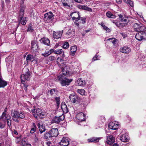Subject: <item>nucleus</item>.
Returning <instances> with one entry per match:
<instances>
[{
	"label": "nucleus",
	"mask_w": 146,
	"mask_h": 146,
	"mask_svg": "<svg viewBox=\"0 0 146 146\" xmlns=\"http://www.w3.org/2000/svg\"><path fill=\"white\" fill-rule=\"evenodd\" d=\"M12 119L15 122H19L18 118L23 119L25 117V113L24 111H14L11 112Z\"/></svg>",
	"instance_id": "obj_1"
},
{
	"label": "nucleus",
	"mask_w": 146,
	"mask_h": 146,
	"mask_svg": "<svg viewBox=\"0 0 146 146\" xmlns=\"http://www.w3.org/2000/svg\"><path fill=\"white\" fill-rule=\"evenodd\" d=\"M56 79L57 81L60 82V83L62 86L68 85L72 80V79H69L61 75L56 77Z\"/></svg>",
	"instance_id": "obj_2"
},
{
	"label": "nucleus",
	"mask_w": 146,
	"mask_h": 146,
	"mask_svg": "<svg viewBox=\"0 0 146 146\" xmlns=\"http://www.w3.org/2000/svg\"><path fill=\"white\" fill-rule=\"evenodd\" d=\"M31 112L34 117L36 119H38V116L40 118H43L45 115V113L42 111L40 108H37L36 109H33L31 110Z\"/></svg>",
	"instance_id": "obj_3"
},
{
	"label": "nucleus",
	"mask_w": 146,
	"mask_h": 146,
	"mask_svg": "<svg viewBox=\"0 0 146 146\" xmlns=\"http://www.w3.org/2000/svg\"><path fill=\"white\" fill-rule=\"evenodd\" d=\"M53 16L52 13L51 12L46 13L44 15V20L46 22H50L53 19Z\"/></svg>",
	"instance_id": "obj_4"
},
{
	"label": "nucleus",
	"mask_w": 146,
	"mask_h": 146,
	"mask_svg": "<svg viewBox=\"0 0 146 146\" xmlns=\"http://www.w3.org/2000/svg\"><path fill=\"white\" fill-rule=\"evenodd\" d=\"M70 101L73 103H77L80 101V98L78 95L75 93L71 94L69 96Z\"/></svg>",
	"instance_id": "obj_5"
},
{
	"label": "nucleus",
	"mask_w": 146,
	"mask_h": 146,
	"mask_svg": "<svg viewBox=\"0 0 146 146\" xmlns=\"http://www.w3.org/2000/svg\"><path fill=\"white\" fill-rule=\"evenodd\" d=\"M27 72L25 74H23L21 75V82H24L25 80H29V77L30 75L29 70L28 69H26Z\"/></svg>",
	"instance_id": "obj_6"
},
{
	"label": "nucleus",
	"mask_w": 146,
	"mask_h": 146,
	"mask_svg": "<svg viewBox=\"0 0 146 146\" xmlns=\"http://www.w3.org/2000/svg\"><path fill=\"white\" fill-rule=\"evenodd\" d=\"M64 119V116H60L59 117H55L52 120L51 122L52 123H58L61 121L63 120Z\"/></svg>",
	"instance_id": "obj_7"
},
{
	"label": "nucleus",
	"mask_w": 146,
	"mask_h": 146,
	"mask_svg": "<svg viewBox=\"0 0 146 146\" xmlns=\"http://www.w3.org/2000/svg\"><path fill=\"white\" fill-rule=\"evenodd\" d=\"M63 32V30L57 32L54 31L53 32V36L54 39H57L60 38Z\"/></svg>",
	"instance_id": "obj_8"
},
{
	"label": "nucleus",
	"mask_w": 146,
	"mask_h": 146,
	"mask_svg": "<svg viewBox=\"0 0 146 146\" xmlns=\"http://www.w3.org/2000/svg\"><path fill=\"white\" fill-rule=\"evenodd\" d=\"M69 142L68 138L63 137L60 142V145L62 146H68L70 144Z\"/></svg>",
	"instance_id": "obj_9"
},
{
	"label": "nucleus",
	"mask_w": 146,
	"mask_h": 146,
	"mask_svg": "<svg viewBox=\"0 0 146 146\" xmlns=\"http://www.w3.org/2000/svg\"><path fill=\"white\" fill-rule=\"evenodd\" d=\"M85 115L84 113L82 112H80L77 114L76 116V118L79 121L82 122L85 120Z\"/></svg>",
	"instance_id": "obj_10"
},
{
	"label": "nucleus",
	"mask_w": 146,
	"mask_h": 146,
	"mask_svg": "<svg viewBox=\"0 0 146 146\" xmlns=\"http://www.w3.org/2000/svg\"><path fill=\"white\" fill-rule=\"evenodd\" d=\"M118 124L116 123V122H111L109 123L108 127L111 129L116 130L118 128Z\"/></svg>",
	"instance_id": "obj_11"
},
{
	"label": "nucleus",
	"mask_w": 146,
	"mask_h": 146,
	"mask_svg": "<svg viewBox=\"0 0 146 146\" xmlns=\"http://www.w3.org/2000/svg\"><path fill=\"white\" fill-rule=\"evenodd\" d=\"M115 141L114 138L111 135L106 136V143L109 145H111Z\"/></svg>",
	"instance_id": "obj_12"
},
{
	"label": "nucleus",
	"mask_w": 146,
	"mask_h": 146,
	"mask_svg": "<svg viewBox=\"0 0 146 146\" xmlns=\"http://www.w3.org/2000/svg\"><path fill=\"white\" fill-rule=\"evenodd\" d=\"M120 50L122 53L126 54H129L131 52L130 48L129 47L126 46L121 48Z\"/></svg>",
	"instance_id": "obj_13"
},
{
	"label": "nucleus",
	"mask_w": 146,
	"mask_h": 146,
	"mask_svg": "<svg viewBox=\"0 0 146 146\" xmlns=\"http://www.w3.org/2000/svg\"><path fill=\"white\" fill-rule=\"evenodd\" d=\"M40 42L46 45L49 46L50 44V40L48 38L46 37H43L40 40Z\"/></svg>",
	"instance_id": "obj_14"
},
{
	"label": "nucleus",
	"mask_w": 146,
	"mask_h": 146,
	"mask_svg": "<svg viewBox=\"0 0 146 146\" xmlns=\"http://www.w3.org/2000/svg\"><path fill=\"white\" fill-rule=\"evenodd\" d=\"M49 131L52 137H56L58 135V130L56 128H52Z\"/></svg>",
	"instance_id": "obj_15"
},
{
	"label": "nucleus",
	"mask_w": 146,
	"mask_h": 146,
	"mask_svg": "<svg viewBox=\"0 0 146 146\" xmlns=\"http://www.w3.org/2000/svg\"><path fill=\"white\" fill-rule=\"evenodd\" d=\"M76 83L79 86H84L86 84V82L85 80L80 78L77 80Z\"/></svg>",
	"instance_id": "obj_16"
},
{
	"label": "nucleus",
	"mask_w": 146,
	"mask_h": 146,
	"mask_svg": "<svg viewBox=\"0 0 146 146\" xmlns=\"http://www.w3.org/2000/svg\"><path fill=\"white\" fill-rule=\"evenodd\" d=\"M31 49L35 51L38 48L37 42L35 40H33L31 42Z\"/></svg>",
	"instance_id": "obj_17"
},
{
	"label": "nucleus",
	"mask_w": 146,
	"mask_h": 146,
	"mask_svg": "<svg viewBox=\"0 0 146 146\" xmlns=\"http://www.w3.org/2000/svg\"><path fill=\"white\" fill-rule=\"evenodd\" d=\"M75 30L72 29H69L66 33V35L68 37H70L74 36L75 35Z\"/></svg>",
	"instance_id": "obj_18"
},
{
	"label": "nucleus",
	"mask_w": 146,
	"mask_h": 146,
	"mask_svg": "<svg viewBox=\"0 0 146 146\" xmlns=\"http://www.w3.org/2000/svg\"><path fill=\"white\" fill-rule=\"evenodd\" d=\"M120 139L123 142H127L129 141V138L128 136L125 134L121 135Z\"/></svg>",
	"instance_id": "obj_19"
},
{
	"label": "nucleus",
	"mask_w": 146,
	"mask_h": 146,
	"mask_svg": "<svg viewBox=\"0 0 146 146\" xmlns=\"http://www.w3.org/2000/svg\"><path fill=\"white\" fill-rule=\"evenodd\" d=\"M102 137H92L88 139V142L90 143H96L98 142L99 140L101 139Z\"/></svg>",
	"instance_id": "obj_20"
},
{
	"label": "nucleus",
	"mask_w": 146,
	"mask_h": 146,
	"mask_svg": "<svg viewBox=\"0 0 146 146\" xmlns=\"http://www.w3.org/2000/svg\"><path fill=\"white\" fill-rule=\"evenodd\" d=\"M11 117L10 115L9 114H6V111H4L2 114L0 116V117H1V119L3 122L6 123V121L7 120V117Z\"/></svg>",
	"instance_id": "obj_21"
},
{
	"label": "nucleus",
	"mask_w": 146,
	"mask_h": 146,
	"mask_svg": "<svg viewBox=\"0 0 146 146\" xmlns=\"http://www.w3.org/2000/svg\"><path fill=\"white\" fill-rule=\"evenodd\" d=\"M62 74L67 76L69 75V68L68 66H66L63 68L62 69Z\"/></svg>",
	"instance_id": "obj_22"
},
{
	"label": "nucleus",
	"mask_w": 146,
	"mask_h": 146,
	"mask_svg": "<svg viewBox=\"0 0 146 146\" xmlns=\"http://www.w3.org/2000/svg\"><path fill=\"white\" fill-rule=\"evenodd\" d=\"M37 125L39 129L40 133L45 131V129L42 124H41L40 123H38L37 124Z\"/></svg>",
	"instance_id": "obj_23"
},
{
	"label": "nucleus",
	"mask_w": 146,
	"mask_h": 146,
	"mask_svg": "<svg viewBox=\"0 0 146 146\" xmlns=\"http://www.w3.org/2000/svg\"><path fill=\"white\" fill-rule=\"evenodd\" d=\"M61 108L64 113H66L68 111V110L67 106L64 103L62 104Z\"/></svg>",
	"instance_id": "obj_24"
},
{
	"label": "nucleus",
	"mask_w": 146,
	"mask_h": 146,
	"mask_svg": "<svg viewBox=\"0 0 146 146\" xmlns=\"http://www.w3.org/2000/svg\"><path fill=\"white\" fill-rule=\"evenodd\" d=\"M142 32H138L136 35L135 37L139 41L143 40V36L142 35Z\"/></svg>",
	"instance_id": "obj_25"
},
{
	"label": "nucleus",
	"mask_w": 146,
	"mask_h": 146,
	"mask_svg": "<svg viewBox=\"0 0 146 146\" xmlns=\"http://www.w3.org/2000/svg\"><path fill=\"white\" fill-rule=\"evenodd\" d=\"M54 53L58 54H61V56L63 57L64 56V52L62 49H57L54 51Z\"/></svg>",
	"instance_id": "obj_26"
},
{
	"label": "nucleus",
	"mask_w": 146,
	"mask_h": 146,
	"mask_svg": "<svg viewBox=\"0 0 146 146\" xmlns=\"http://www.w3.org/2000/svg\"><path fill=\"white\" fill-rule=\"evenodd\" d=\"M74 14H76V17L74 16H72L73 14H71L70 16L72 18V20H75V22L78 21L80 20V16L79 13H75Z\"/></svg>",
	"instance_id": "obj_27"
},
{
	"label": "nucleus",
	"mask_w": 146,
	"mask_h": 146,
	"mask_svg": "<svg viewBox=\"0 0 146 146\" xmlns=\"http://www.w3.org/2000/svg\"><path fill=\"white\" fill-rule=\"evenodd\" d=\"M7 82L0 78V88H4L7 85Z\"/></svg>",
	"instance_id": "obj_28"
},
{
	"label": "nucleus",
	"mask_w": 146,
	"mask_h": 146,
	"mask_svg": "<svg viewBox=\"0 0 146 146\" xmlns=\"http://www.w3.org/2000/svg\"><path fill=\"white\" fill-rule=\"evenodd\" d=\"M26 18V17H21L20 19L19 20V23H21L23 25H25L27 22Z\"/></svg>",
	"instance_id": "obj_29"
},
{
	"label": "nucleus",
	"mask_w": 146,
	"mask_h": 146,
	"mask_svg": "<svg viewBox=\"0 0 146 146\" xmlns=\"http://www.w3.org/2000/svg\"><path fill=\"white\" fill-rule=\"evenodd\" d=\"M57 91L56 89H52L48 91V93L51 96H54L57 93Z\"/></svg>",
	"instance_id": "obj_30"
},
{
	"label": "nucleus",
	"mask_w": 146,
	"mask_h": 146,
	"mask_svg": "<svg viewBox=\"0 0 146 146\" xmlns=\"http://www.w3.org/2000/svg\"><path fill=\"white\" fill-rule=\"evenodd\" d=\"M119 16L121 22L126 23H128V20L127 19L123 17V16L121 15L120 14L119 15Z\"/></svg>",
	"instance_id": "obj_31"
},
{
	"label": "nucleus",
	"mask_w": 146,
	"mask_h": 146,
	"mask_svg": "<svg viewBox=\"0 0 146 146\" xmlns=\"http://www.w3.org/2000/svg\"><path fill=\"white\" fill-rule=\"evenodd\" d=\"M77 48L76 46H73L71 48L70 51L71 56H74L77 50Z\"/></svg>",
	"instance_id": "obj_32"
},
{
	"label": "nucleus",
	"mask_w": 146,
	"mask_h": 146,
	"mask_svg": "<svg viewBox=\"0 0 146 146\" xmlns=\"http://www.w3.org/2000/svg\"><path fill=\"white\" fill-rule=\"evenodd\" d=\"M142 24L139 22L136 23L133 25V27L135 31H137L139 30V27L141 26Z\"/></svg>",
	"instance_id": "obj_33"
},
{
	"label": "nucleus",
	"mask_w": 146,
	"mask_h": 146,
	"mask_svg": "<svg viewBox=\"0 0 146 146\" xmlns=\"http://www.w3.org/2000/svg\"><path fill=\"white\" fill-rule=\"evenodd\" d=\"M74 6V1L73 0H70L68 3V5L66 6L68 7L70 9H73Z\"/></svg>",
	"instance_id": "obj_34"
},
{
	"label": "nucleus",
	"mask_w": 146,
	"mask_h": 146,
	"mask_svg": "<svg viewBox=\"0 0 146 146\" xmlns=\"http://www.w3.org/2000/svg\"><path fill=\"white\" fill-rule=\"evenodd\" d=\"M35 60L34 56L31 54H28L26 57V60L28 62L29 61L33 62Z\"/></svg>",
	"instance_id": "obj_35"
},
{
	"label": "nucleus",
	"mask_w": 146,
	"mask_h": 146,
	"mask_svg": "<svg viewBox=\"0 0 146 146\" xmlns=\"http://www.w3.org/2000/svg\"><path fill=\"white\" fill-rule=\"evenodd\" d=\"M127 23H120L119 22H117L116 23V25L118 27H125L127 25Z\"/></svg>",
	"instance_id": "obj_36"
},
{
	"label": "nucleus",
	"mask_w": 146,
	"mask_h": 146,
	"mask_svg": "<svg viewBox=\"0 0 146 146\" xmlns=\"http://www.w3.org/2000/svg\"><path fill=\"white\" fill-rule=\"evenodd\" d=\"M106 16L110 18L114 19L116 17L113 14H112L110 12L108 11L106 13Z\"/></svg>",
	"instance_id": "obj_37"
},
{
	"label": "nucleus",
	"mask_w": 146,
	"mask_h": 146,
	"mask_svg": "<svg viewBox=\"0 0 146 146\" xmlns=\"http://www.w3.org/2000/svg\"><path fill=\"white\" fill-rule=\"evenodd\" d=\"M146 31V27L143 26V25L142 24L141 26L137 31L138 32H145Z\"/></svg>",
	"instance_id": "obj_38"
},
{
	"label": "nucleus",
	"mask_w": 146,
	"mask_h": 146,
	"mask_svg": "<svg viewBox=\"0 0 146 146\" xmlns=\"http://www.w3.org/2000/svg\"><path fill=\"white\" fill-rule=\"evenodd\" d=\"M125 3L129 5L131 7L133 6V2L130 0H123Z\"/></svg>",
	"instance_id": "obj_39"
},
{
	"label": "nucleus",
	"mask_w": 146,
	"mask_h": 146,
	"mask_svg": "<svg viewBox=\"0 0 146 146\" xmlns=\"http://www.w3.org/2000/svg\"><path fill=\"white\" fill-rule=\"evenodd\" d=\"M7 120L6 121L7 123V125L9 127H10L11 125V117L8 116V117H7Z\"/></svg>",
	"instance_id": "obj_40"
},
{
	"label": "nucleus",
	"mask_w": 146,
	"mask_h": 146,
	"mask_svg": "<svg viewBox=\"0 0 146 146\" xmlns=\"http://www.w3.org/2000/svg\"><path fill=\"white\" fill-rule=\"evenodd\" d=\"M12 58H11L9 56L6 58L5 59V61L7 63H9V64H10L13 62Z\"/></svg>",
	"instance_id": "obj_41"
},
{
	"label": "nucleus",
	"mask_w": 146,
	"mask_h": 146,
	"mask_svg": "<svg viewBox=\"0 0 146 146\" xmlns=\"http://www.w3.org/2000/svg\"><path fill=\"white\" fill-rule=\"evenodd\" d=\"M1 117H0V128L3 129V128L5 125V123L3 122V121L1 119Z\"/></svg>",
	"instance_id": "obj_42"
},
{
	"label": "nucleus",
	"mask_w": 146,
	"mask_h": 146,
	"mask_svg": "<svg viewBox=\"0 0 146 146\" xmlns=\"http://www.w3.org/2000/svg\"><path fill=\"white\" fill-rule=\"evenodd\" d=\"M101 25L103 27V29L106 30L107 32H109L110 31V29L108 27L106 26L104 23H101Z\"/></svg>",
	"instance_id": "obj_43"
},
{
	"label": "nucleus",
	"mask_w": 146,
	"mask_h": 146,
	"mask_svg": "<svg viewBox=\"0 0 146 146\" xmlns=\"http://www.w3.org/2000/svg\"><path fill=\"white\" fill-rule=\"evenodd\" d=\"M25 9V7L24 6L21 7L20 10V16H23L24 14V11Z\"/></svg>",
	"instance_id": "obj_44"
},
{
	"label": "nucleus",
	"mask_w": 146,
	"mask_h": 146,
	"mask_svg": "<svg viewBox=\"0 0 146 146\" xmlns=\"http://www.w3.org/2000/svg\"><path fill=\"white\" fill-rule=\"evenodd\" d=\"M44 137L45 139H47L52 137V136L49 131L48 132L46 133L45 134H44Z\"/></svg>",
	"instance_id": "obj_45"
},
{
	"label": "nucleus",
	"mask_w": 146,
	"mask_h": 146,
	"mask_svg": "<svg viewBox=\"0 0 146 146\" xmlns=\"http://www.w3.org/2000/svg\"><path fill=\"white\" fill-rule=\"evenodd\" d=\"M83 10H87L90 12H92V9L91 8L85 5H83Z\"/></svg>",
	"instance_id": "obj_46"
},
{
	"label": "nucleus",
	"mask_w": 146,
	"mask_h": 146,
	"mask_svg": "<svg viewBox=\"0 0 146 146\" xmlns=\"http://www.w3.org/2000/svg\"><path fill=\"white\" fill-rule=\"evenodd\" d=\"M77 92L82 95L84 94L85 92V90L83 89H78L77 90Z\"/></svg>",
	"instance_id": "obj_47"
},
{
	"label": "nucleus",
	"mask_w": 146,
	"mask_h": 146,
	"mask_svg": "<svg viewBox=\"0 0 146 146\" xmlns=\"http://www.w3.org/2000/svg\"><path fill=\"white\" fill-rule=\"evenodd\" d=\"M70 0H61L63 5L64 7H66L68 5V3L69 1Z\"/></svg>",
	"instance_id": "obj_48"
},
{
	"label": "nucleus",
	"mask_w": 146,
	"mask_h": 146,
	"mask_svg": "<svg viewBox=\"0 0 146 146\" xmlns=\"http://www.w3.org/2000/svg\"><path fill=\"white\" fill-rule=\"evenodd\" d=\"M107 41H110L112 43L114 44H115V43L116 41V39L114 38H110L107 39Z\"/></svg>",
	"instance_id": "obj_49"
},
{
	"label": "nucleus",
	"mask_w": 146,
	"mask_h": 146,
	"mask_svg": "<svg viewBox=\"0 0 146 146\" xmlns=\"http://www.w3.org/2000/svg\"><path fill=\"white\" fill-rule=\"evenodd\" d=\"M69 47V44L68 42H65L62 45V47L64 49L68 48Z\"/></svg>",
	"instance_id": "obj_50"
},
{
	"label": "nucleus",
	"mask_w": 146,
	"mask_h": 146,
	"mask_svg": "<svg viewBox=\"0 0 146 146\" xmlns=\"http://www.w3.org/2000/svg\"><path fill=\"white\" fill-rule=\"evenodd\" d=\"M80 23H82L83 24L85 23L86 21L85 17H80Z\"/></svg>",
	"instance_id": "obj_51"
},
{
	"label": "nucleus",
	"mask_w": 146,
	"mask_h": 146,
	"mask_svg": "<svg viewBox=\"0 0 146 146\" xmlns=\"http://www.w3.org/2000/svg\"><path fill=\"white\" fill-rule=\"evenodd\" d=\"M55 101L56 102V104L57 106H58L60 104V97H56L55 98Z\"/></svg>",
	"instance_id": "obj_52"
},
{
	"label": "nucleus",
	"mask_w": 146,
	"mask_h": 146,
	"mask_svg": "<svg viewBox=\"0 0 146 146\" xmlns=\"http://www.w3.org/2000/svg\"><path fill=\"white\" fill-rule=\"evenodd\" d=\"M142 33L143 36V40H146V31L142 32Z\"/></svg>",
	"instance_id": "obj_53"
},
{
	"label": "nucleus",
	"mask_w": 146,
	"mask_h": 146,
	"mask_svg": "<svg viewBox=\"0 0 146 146\" xmlns=\"http://www.w3.org/2000/svg\"><path fill=\"white\" fill-rule=\"evenodd\" d=\"M33 28L31 26H29L27 29V31L32 32H33Z\"/></svg>",
	"instance_id": "obj_54"
},
{
	"label": "nucleus",
	"mask_w": 146,
	"mask_h": 146,
	"mask_svg": "<svg viewBox=\"0 0 146 146\" xmlns=\"http://www.w3.org/2000/svg\"><path fill=\"white\" fill-rule=\"evenodd\" d=\"M56 58L54 56H51L49 58V59L51 61L55 60Z\"/></svg>",
	"instance_id": "obj_55"
},
{
	"label": "nucleus",
	"mask_w": 146,
	"mask_h": 146,
	"mask_svg": "<svg viewBox=\"0 0 146 146\" xmlns=\"http://www.w3.org/2000/svg\"><path fill=\"white\" fill-rule=\"evenodd\" d=\"M36 128H31V130L30 131V133H33L34 132H35L36 131Z\"/></svg>",
	"instance_id": "obj_56"
},
{
	"label": "nucleus",
	"mask_w": 146,
	"mask_h": 146,
	"mask_svg": "<svg viewBox=\"0 0 146 146\" xmlns=\"http://www.w3.org/2000/svg\"><path fill=\"white\" fill-rule=\"evenodd\" d=\"M98 58V56L96 55L94 57H93V60L94 61L98 60L99 59V58Z\"/></svg>",
	"instance_id": "obj_57"
},
{
	"label": "nucleus",
	"mask_w": 146,
	"mask_h": 146,
	"mask_svg": "<svg viewBox=\"0 0 146 146\" xmlns=\"http://www.w3.org/2000/svg\"><path fill=\"white\" fill-rule=\"evenodd\" d=\"M31 128H34L35 129V128L36 129L37 128L36 127V124H35V123H33L32 124V125L31 126Z\"/></svg>",
	"instance_id": "obj_58"
},
{
	"label": "nucleus",
	"mask_w": 146,
	"mask_h": 146,
	"mask_svg": "<svg viewBox=\"0 0 146 146\" xmlns=\"http://www.w3.org/2000/svg\"><path fill=\"white\" fill-rule=\"evenodd\" d=\"M48 54V51L47 52H45L44 53L42 54V55L46 57L49 55L50 54Z\"/></svg>",
	"instance_id": "obj_59"
},
{
	"label": "nucleus",
	"mask_w": 146,
	"mask_h": 146,
	"mask_svg": "<svg viewBox=\"0 0 146 146\" xmlns=\"http://www.w3.org/2000/svg\"><path fill=\"white\" fill-rule=\"evenodd\" d=\"M77 143L75 141H73L71 145L72 146H75L77 145Z\"/></svg>",
	"instance_id": "obj_60"
},
{
	"label": "nucleus",
	"mask_w": 146,
	"mask_h": 146,
	"mask_svg": "<svg viewBox=\"0 0 146 146\" xmlns=\"http://www.w3.org/2000/svg\"><path fill=\"white\" fill-rule=\"evenodd\" d=\"M21 142H22V145H23L25 146V145H27V144H27L26 142L24 140L23 141V139L22 140Z\"/></svg>",
	"instance_id": "obj_61"
},
{
	"label": "nucleus",
	"mask_w": 146,
	"mask_h": 146,
	"mask_svg": "<svg viewBox=\"0 0 146 146\" xmlns=\"http://www.w3.org/2000/svg\"><path fill=\"white\" fill-rule=\"evenodd\" d=\"M54 50L53 49H51L49 51H48V54H50L52 53V52H54Z\"/></svg>",
	"instance_id": "obj_62"
},
{
	"label": "nucleus",
	"mask_w": 146,
	"mask_h": 146,
	"mask_svg": "<svg viewBox=\"0 0 146 146\" xmlns=\"http://www.w3.org/2000/svg\"><path fill=\"white\" fill-rule=\"evenodd\" d=\"M116 2L118 4H120L121 3V0H116Z\"/></svg>",
	"instance_id": "obj_63"
},
{
	"label": "nucleus",
	"mask_w": 146,
	"mask_h": 146,
	"mask_svg": "<svg viewBox=\"0 0 146 146\" xmlns=\"http://www.w3.org/2000/svg\"><path fill=\"white\" fill-rule=\"evenodd\" d=\"M45 143H46V145L48 146H49L50 145L51 143L49 141H46Z\"/></svg>",
	"instance_id": "obj_64"
}]
</instances>
